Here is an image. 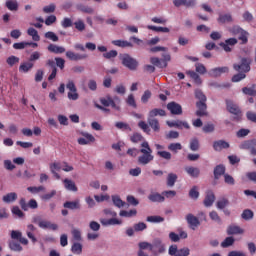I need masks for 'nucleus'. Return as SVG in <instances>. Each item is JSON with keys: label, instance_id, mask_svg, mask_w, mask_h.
<instances>
[{"label": "nucleus", "instance_id": "45", "mask_svg": "<svg viewBox=\"0 0 256 256\" xmlns=\"http://www.w3.org/2000/svg\"><path fill=\"white\" fill-rule=\"evenodd\" d=\"M138 127L144 133H147V135H149L151 133V128H149V124H147V122H145V121L138 122Z\"/></svg>", "mask_w": 256, "mask_h": 256}, {"label": "nucleus", "instance_id": "52", "mask_svg": "<svg viewBox=\"0 0 256 256\" xmlns=\"http://www.w3.org/2000/svg\"><path fill=\"white\" fill-rule=\"evenodd\" d=\"M9 247H10L11 251H17V252L23 251V246H21V244H19V242L11 241L9 243Z\"/></svg>", "mask_w": 256, "mask_h": 256}, {"label": "nucleus", "instance_id": "51", "mask_svg": "<svg viewBox=\"0 0 256 256\" xmlns=\"http://www.w3.org/2000/svg\"><path fill=\"white\" fill-rule=\"evenodd\" d=\"M253 215V211H251L250 209H246L242 212L241 217L245 221H251V219H253Z\"/></svg>", "mask_w": 256, "mask_h": 256}, {"label": "nucleus", "instance_id": "35", "mask_svg": "<svg viewBox=\"0 0 256 256\" xmlns=\"http://www.w3.org/2000/svg\"><path fill=\"white\" fill-rule=\"evenodd\" d=\"M235 245V238L233 236L226 237L224 241L221 242V247L227 249V247H233Z\"/></svg>", "mask_w": 256, "mask_h": 256}, {"label": "nucleus", "instance_id": "13", "mask_svg": "<svg viewBox=\"0 0 256 256\" xmlns=\"http://www.w3.org/2000/svg\"><path fill=\"white\" fill-rule=\"evenodd\" d=\"M100 103L104 107H112V109H114L115 111H121V106L115 104V102L113 101V98H111L110 96H108L106 98H101Z\"/></svg>", "mask_w": 256, "mask_h": 256}, {"label": "nucleus", "instance_id": "17", "mask_svg": "<svg viewBox=\"0 0 256 256\" xmlns=\"http://www.w3.org/2000/svg\"><path fill=\"white\" fill-rule=\"evenodd\" d=\"M168 127H176L177 129H190L189 123L187 121L175 120V121H167Z\"/></svg>", "mask_w": 256, "mask_h": 256}, {"label": "nucleus", "instance_id": "56", "mask_svg": "<svg viewBox=\"0 0 256 256\" xmlns=\"http://www.w3.org/2000/svg\"><path fill=\"white\" fill-rule=\"evenodd\" d=\"M112 201L115 207H118L119 209L125 206V202H123L119 196H112Z\"/></svg>", "mask_w": 256, "mask_h": 256}, {"label": "nucleus", "instance_id": "10", "mask_svg": "<svg viewBox=\"0 0 256 256\" xmlns=\"http://www.w3.org/2000/svg\"><path fill=\"white\" fill-rule=\"evenodd\" d=\"M11 239L19 241L22 245H29V240L23 237V233L19 230H12L10 233Z\"/></svg>", "mask_w": 256, "mask_h": 256}, {"label": "nucleus", "instance_id": "16", "mask_svg": "<svg viewBox=\"0 0 256 256\" xmlns=\"http://www.w3.org/2000/svg\"><path fill=\"white\" fill-rule=\"evenodd\" d=\"M37 231V227L33 224H28L26 227V235L28 239L32 241V243H37V237H35L34 232Z\"/></svg>", "mask_w": 256, "mask_h": 256}, {"label": "nucleus", "instance_id": "2", "mask_svg": "<svg viewBox=\"0 0 256 256\" xmlns=\"http://www.w3.org/2000/svg\"><path fill=\"white\" fill-rule=\"evenodd\" d=\"M103 213L106 217H112L110 219L100 218V223L103 227H111L114 225H123V221L117 219V212L113 211L110 208H106L103 210Z\"/></svg>", "mask_w": 256, "mask_h": 256}, {"label": "nucleus", "instance_id": "22", "mask_svg": "<svg viewBox=\"0 0 256 256\" xmlns=\"http://www.w3.org/2000/svg\"><path fill=\"white\" fill-rule=\"evenodd\" d=\"M63 207L65 209H70L71 211H75L77 209H81V203L79 200H75V201H66L63 204Z\"/></svg>", "mask_w": 256, "mask_h": 256}, {"label": "nucleus", "instance_id": "1", "mask_svg": "<svg viewBox=\"0 0 256 256\" xmlns=\"http://www.w3.org/2000/svg\"><path fill=\"white\" fill-rule=\"evenodd\" d=\"M130 141L132 143H141V149L139 151L142 153V155L138 157V163L140 165H149V163L155 159L153 156V150L149 146V142L145 140L141 133L135 132L132 134V136H130Z\"/></svg>", "mask_w": 256, "mask_h": 256}, {"label": "nucleus", "instance_id": "40", "mask_svg": "<svg viewBox=\"0 0 256 256\" xmlns=\"http://www.w3.org/2000/svg\"><path fill=\"white\" fill-rule=\"evenodd\" d=\"M183 149V145L181 143L176 142V143H170L168 145V150L171 151L172 153H179Z\"/></svg>", "mask_w": 256, "mask_h": 256}, {"label": "nucleus", "instance_id": "27", "mask_svg": "<svg viewBox=\"0 0 256 256\" xmlns=\"http://www.w3.org/2000/svg\"><path fill=\"white\" fill-rule=\"evenodd\" d=\"M165 117V110L155 108L148 113V119H155V117Z\"/></svg>", "mask_w": 256, "mask_h": 256}, {"label": "nucleus", "instance_id": "29", "mask_svg": "<svg viewBox=\"0 0 256 256\" xmlns=\"http://www.w3.org/2000/svg\"><path fill=\"white\" fill-rule=\"evenodd\" d=\"M255 146H256V140H247L242 142L239 147L240 149L251 151V149H253V147Z\"/></svg>", "mask_w": 256, "mask_h": 256}, {"label": "nucleus", "instance_id": "7", "mask_svg": "<svg viewBox=\"0 0 256 256\" xmlns=\"http://www.w3.org/2000/svg\"><path fill=\"white\" fill-rule=\"evenodd\" d=\"M165 252V245L162 239L155 238L152 242V253L155 255Z\"/></svg>", "mask_w": 256, "mask_h": 256}, {"label": "nucleus", "instance_id": "20", "mask_svg": "<svg viewBox=\"0 0 256 256\" xmlns=\"http://www.w3.org/2000/svg\"><path fill=\"white\" fill-rule=\"evenodd\" d=\"M147 123L155 133H159V131H161V125L159 124V120L156 118H147Z\"/></svg>", "mask_w": 256, "mask_h": 256}, {"label": "nucleus", "instance_id": "42", "mask_svg": "<svg viewBox=\"0 0 256 256\" xmlns=\"http://www.w3.org/2000/svg\"><path fill=\"white\" fill-rule=\"evenodd\" d=\"M112 45L116 47H133V44L126 40H114L112 41Z\"/></svg>", "mask_w": 256, "mask_h": 256}, {"label": "nucleus", "instance_id": "36", "mask_svg": "<svg viewBox=\"0 0 256 256\" xmlns=\"http://www.w3.org/2000/svg\"><path fill=\"white\" fill-rule=\"evenodd\" d=\"M125 103L128 107H132V109H137V101L135 100V95L129 94L125 99Z\"/></svg>", "mask_w": 256, "mask_h": 256}, {"label": "nucleus", "instance_id": "38", "mask_svg": "<svg viewBox=\"0 0 256 256\" xmlns=\"http://www.w3.org/2000/svg\"><path fill=\"white\" fill-rule=\"evenodd\" d=\"M178 176L175 173H169L167 176V186L175 187V183H177Z\"/></svg>", "mask_w": 256, "mask_h": 256}, {"label": "nucleus", "instance_id": "55", "mask_svg": "<svg viewBox=\"0 0 256 256\" xmlns=\"http://www.w3.org/2000/svg\"><path fill=\"white\" fill-rule=\"evenodd\" d=\"M195 97H196V99L199 100L198 103L207 102V96H205V94H203V92L201 90L195 91Z\"/></svg>", "mask_w": 256, "mask_h": 256}, {"label": "nucleus", "instance_id": "8", "mask_svg": "<svg viewBox=\"0 0 256 256\" xmlns=\"http://www.w3.org/2000/svg\"><path fill=\"white\" fill-rule=\"evenodd\" d=\"M226 107L227 111L232 115H236L237 119L241 117V109H239V106L233 100H226Z\"/></svg>", "mask_w": 256, "mask_h": 256}, {"label": "nucleus", "instance_id": "63", "mask_svg": "<svg viewBox=\"0 0 256 256\" xmlns=\"http://www.w3.org/2000/svg\"><path fill=\"white\" fill-rule=\"evenodd\" d=\"M227 205H229V200H227L225 198L218 200L216 203L217 209H225V207H227Z\"/></svg>", "mask_w": 256, "mask_h": 256}, {"label": "nucleus", "instance_id": "47", "mask_svg": "<svg viewBox=\"0 0 256 256\" xmlns=\"http://www.w3.org/2000/svg\"><path fill=\"white\" fill-rule=\"evenodd\" d=\"M44 37L46 39H49L50 41H53L54 43H57V41H59V36H57V34H55V32L52 31H48L44 34Z\"/></svg>", "mask_w": 256, "mask_h": 256}, {"label": "nucleus", "instance_id": "60", "mask_svg": "<svg viewBox=\"0 0 256 256\" xmlns=\"http://www.w3.org/2000/svg\"><path fill=\"white\" fill-rule=\"evenodd\" d=\"M71 233L74 241H83V238L81 237V230L72 229Z\"/></svg>", "mask_w": 256, "mask_h": 256}, {"label": "nucleus", "instance_id": "14", "mask_svg": "<svg viewBox=\"0 0 256 256\" xmlns=\"http://www.w3.org/2000/svg\"><path fill=\"white\" fill-rule=\"evenodd\" d=\"M226 233L227 235H244L245 229L235 224H231L230 226L227 227Z\"/></svg>", "mask_w": 256, "mask_h": 256}, {"label": "nucleus", "instance_id": "6", "mask_svg": "<svg viewBox=\"0 0 256 256\" xmlns=\"http://www.w3.org/2000/svg\"><path fill=\"white\" fill-rule=\"evenodd\" d=\"M251 59L249 58H242L241 64H234L233 68L235 71H238L239 73H249L251 71Z\"/></svg>", "mask_w": 256, "mask_h": 256}, {"label": "nucleus", "instance_id": "25", "mask_svg": "<svg viewBox=\"0 0 256 256\" xmlns=\"http://www.w3.org/2000/svg\"><path fill=\"white\" fill-rule=\"evenodd\" d=\"M48 51L50 53H55L56 55H59L61 53H65V47L63 46H58L57 44H50L47 47Z\"/></svg>", "mask_w": 256, "mask_h": 256}, {"label": "nucleus", "instance_id": "31", "mask_svg": "<svg viewBox=\"0 0 256 256\" xmlns=\"http://www.w3.org/2000/svg\"><path fill=\"white\" fill-rule=\"evenodd\" d=\"M147 29L150 31H155L156 33H170L171 29L167 27H162V26H153V25H148Z\"/></svg>", "mask_w": 256, "mask_h": 256}, {"label": "nucleus", "instance_id": "24", "mask_svg": "<svg viewBox=\"0 0 256 256\" xmlns=\"http://www.w3.org/2000/svg\"><path fill=\"white\" fill-rule=\"evenodd\" d=\"M148 199L152 203H163V201H165V196H163L157 192H153L148 196Z\"/></svg>", "mask_w": 256, "mask_h": 256}, {"label": "nucleus", "instance_id": "34", "mask_svg": "<svg viewBox=\"0 0 256 256\" xmlns=\"http://www.w3.org/2000/svg\"><path fill=\"white\" fill-rule=\"evenodd\" d=\"M213 203H215V194H213V192H208L204 199V205L205 207H211Z\"/></svg>", "mask_w": 256, "mask_h": 256}, {"label": "nucleus", "instance_id": "62", "mask_svg": "<svg viewBox=\"0 0 256 256\" xmlns=\"http://www.w3.org/2000/svg\"><path fill=\"white\" fill-rule=\"evenodd\" d=\"M189 197L191 199H199V188L197 186H194L190 191H189Z\"/></svg>", "mask_w": 256, "mask_h": 256}, {"label": "nucleus", "instance_id": "61", "mask_svg": "<svg viewBox=\"0 0 256 256\" xmlns=\"http://www.w3.org/2000/svg\"><path fill=\"white\" fill-rule=\"evenodd\" d=\"M89 229L93 231L94 233H97L101 229V224L97 221H90L89 223Z\"/></svg>", "mask_w": 256, "mask_h": 256}, {"label": "nucleus", "instance_id": "26", "mask_svg": "<svg viewBox=\"0 0 256 256\" xmlns=\"http://www.w3.org/2000/svg\"><path fill=\"white\" fill-rule=\"evenodd\" d=\"M173 3L175 7H181V5H184V7H195V0H173Z\"/></svg>", "mask_w": 256, "mask_h": 256}, {"label": "nucleus", "instance_id": "23", "mask_svg": "<svg viewBox=\"0 0 256 256\" xmlns=\"http://www.w3.org/2000/svg\"><path fill=\"white\" fill-rule=\"evenodd\" d=\"M184 171L189 175L190 177H194V179H197L199 177L201 171L197 167H192V166H186L184 168Z\"/></svg>", "mask_w": 256, "mask_h": 256}, {"label": "nucleus", "instance_id": "54", "mask_svg": "<svg viewBox=\"0 0 256 256\" xmlns=\"http://www.w3.org/2000/svg\"><path fill=\"white\" fill-rule=\"evenodd\" d=\"M57 9V5H55L54 3H51L47 6L43 7V13H46L47 15L53 13L54 11H56Z\"/></svg>", "mask_w": 256, "mask_h": 256}, {"label": "nucleus", "instance_id": "53", "mask_svg": "<svg viewBox=\"0 0 256 256\" xmlns=\"http://www.w3.org/2000/svg\"><path fill=\"white\" fill-rule=\"evenodd\" d=\"M168 255L179 256V248L177 247V244H172L171 246H169Z\"/></svg>", "mask_w": 256, "mask_h": 256}, {"label": "nucleus", "instance_id": "39", "mask_svg": "<svg viewBox=\"0 0 256 256\" xmlns=\"http://www.w3.org/2000/svg\"><path fill=\"white\" fill-rule=\"evenodd\" d=\"M71 251L74 255H81V253H83V245L79 242H74Z\"/></svg>", "mask_w": 256, "mask_h": 256}, {"label": "nucleus", "instance_id": "44", "mask_svg": "<svg viewBox=\"0 0 256 256\" xmlns=\"http://www.w3.org/2000/svg\"><path fill=\"white\" fill-rule=\"evenodd\" d=\"M78 9L79 11H82V13H88V15H93L95 13V9L82 4L78 5Z\"/></svg>", "mask_w": 256, "mask_h": 256}, {"label": "nucleus", "instance_id": "12", "mask_svg": "<svg viewBox=\"0 0 256 256\" xmlns=\"http://www.w3.org/2000/svg\"><path fill=\"white\" fill-rule=\"evenodd\" d=\"M225 73H229V67L222 66V67H216V68L210 69V71L208 72V75L210 77H221V75Z\"/></svg>", "mask_w": 256, "mask_h": 256}, {"label": "nucleus", "instance_id": "49", "mask_svg": "<svg viewBox=\"0 0 256 256\" xmlns=\"http://www.w3.org/2000/svg\"><path fill=\"white\" fill-rule=\"evenodd\" d=\"M119 215H120V217H135V215H137V210L136 209H133L130 211L121 210Z\"/></svg>", "mask_w": 256, "mask_h": 256}, {"label": "nucleus", "instance_id": "5", "mask_svg": "<svg viewBox=\"0 0 256 256\" xmlns=\"http://www.w3.org/2000/svg\"><path fill=\"white\" fill-rule=\"evenodd\" d=\"M122 65L124 67H127V69H130V71H135L137 67L139 66V62L133 57H131L129 54H124L121 57Z\"/></svg>", "mask_w": 256, "mask_h": 256}, {"label": "nucleus", "instance_id": "46", "mask_svg": "<svg viewBox=\"0 0 256 256\" xmlns=\"http://www.w3.org/2000/svg\"><path fill=\"white\" fill-rule=\"evenodd\" d=\"M209 217L212 221H215V223H218V225H221V223H223L217 211H211L209 213Z\"/></svg>", "mask_w": 256, "mask_h": 256}, {"label": "nucleus", "instance_id": "4", "mask_svg": "<svg viewBox=\"0 0 256 256\" xmlns=\"http://www.w3.org/2000/svg\"><path fill=\"white\" fill-rule=\"evenodd\" d=\"M66 89L68 90L67 98L69 99V101H78L79 92L77 91L75 81L69 79L66 84Z\"/></svg>", "mask_w": 256, "mask_h": 256}, {"label": "nucleus", "instance_id": "21", "mask_svg": "<svg viewBox=\"0 0 256 256\" xmlns=\"http://www.w3.org/2000/svg\"><path fill=\"white\" fill-rule=\"evenodd\" d=\"M35 67V63L30 62L29 60L26 62H22L19 66L20 73H29Z\"/></svg>", "mask_w": 256, "mask_h": 256}, {"label": "nucleus", "instance_id": "48", "mask_svg": "<svg viewBox=\"0 0 256 256\" xmlns=\"http://www.w3.org/2000/svg\"><path fill=\"white\" fill-rule=\"evenodd\" d=\"M146 221H148V223H163V221H165V218L161 216H148L146 218Z\"/></svg>", "mask_w": 256, "mask_h": 256}, {"label": "nucleus", "instance_id": "3", "mask_svg": "<svg viewBox=\"0 0 256 256\" xmlns=\"http://www.w3.org/2000/svg\"><path fill=\"white\" fill-rule=\"evenodd\" d=\"M32 223H34V225H37L40 229H43L44 231H47V229H49L50 231H57V229H59V225L39 215L33 216Z\"/></svg>", "mask_w": 256, "mask_h": 256}, {"label": "nucleus", "instance_id": "28", "mask_svg": "<svg viewBox=\"0 0 256 256\" xmlns=\"http://www.w3.org/2000/svg\"><path fill=\"white\" fill-rule=\"evenodd\" d=\"M64 187L67 189V191H72L74 193H77V185L73 182V180L70 179H64L63 180Z\"/></svg>", "mask_w": 256, "mask_h": 256}, {"label": "nucleus", "instance_id": "18", "mask_svg": "<svg viewBox=\"0 0 256 256\" xmlns=\"http://www.w3.org/2000/svg\"><path fill=\"white\" fill-rule=\"evenodd\" d=\"M196 107L198 109L196 111L197 117H207V104H206V102H197Z\"/></svg>", "mask_w": 256, "mask_h": 256}, {"label": "nucleus", "instance_id": "43", "mask_svg": "<svg viewBox=\"0 0 256 256\" xmlns=\"http://www.w3.org/2000/svg\"><path fill=\"white\" fill-rule=\"evenodd\" d=\"M233 21V17L231 14H220L218 17V23H231Z\"/></svg>", "mask_w": 256, "mask_h": 256}, {"label": "nucleus", "instance_id": "37", "mask_svg": "<svg viewBox=\"0 0 256 256\" xmlns=\"http://www.w3.org/2000/svg\"><path fill=\"white\" fill-rule=\"evenodd\" d=\"M2 200L4 203H13L14 201H17V193H8L3 196Z\"/></svg>", "mask_w": 256, "mask_h": 256}, {"label": "nucleus", "instance_id": "50", "mask_svg": "<svg viewBox=\"0 0 256 256\" xmlns=\"http://www.w3.org/2000/svg\"><path fill=\"white\" fill-rule=\"evenodd\" d=\"M19 61H20L19 57L13 56V55L6 59V63L10 67H13V66L17 65L19 63Z\"/></svg>", "mask_w": 256, "mask_h": 256}, {"label": "nucleus", "instance_id": "59", "mask_svg": "<svg viewBox=\"0 0 256 256\" xmlns=\"http://www.w3.org/2000/svg\"><path fill=\"white\" fill-rule=\"evenodd\" d=\"M157 155L158 157H161V159H165L166 161H171V152H167V151H157Z\"/></svg>", "mask_w": 256, "mask_h": 256}, {"label": "nucleus", "instance_id": "9", "mask_svg": "<svg viewBox=\"0 0 256 256\" xmlns=\"http://www.w3.org/2000/svg\"><path fill=\"white\" fill-rule=\"evenodd\" d=\"M186 221H187L190 229H192V231H195V229H197L201 225L199 218H197V216H195L191 213L186 215Z\"/></svg>", "mask_w": 256, "mask_h": 256}, {"label": "nucleus", "instance_id": "41", "mask_svg": "<svg viewBox=\"0 0 256 256\" xmlns=\"http://www.w3.org/2000/svg\"><path fill=\"white\" fill-rule=\"evenodd\" d=\"M221 175H225V166L220 164L214 169V179H219Z\"/></svg>", "mask_w": 256, "mask_h": 256}, {"label": "nucleus", "instance_id": "57", "mask_svg": "<svg viewBox=\"0 0 256 256\" xmlns=\"http://www.w3.org/2000/svg\"><path fill=\"white\" fill-rule=\"evenodd\" d=\"M187 75L191 77L197 83V85H201V77H199V74H197L195 71H188Z\"/></svg>", "mask_w": 256, "mask_h": 256}, {"label": "nucleus", "instance_id": "30", "mask_svg": "<svg viewBox=\"0 0 256 256\" xmlns=\"http://www.w3.org/2000/svg\"><path fill=\"white\" fill-rule=\"evenodd\" d=\"M150 63H152V65H155V67H159V69H165L168 65L166 62H163V60L157 57L150 58Z\"/></svg>", "mask_w": 256, "mask_h": 256}, {"label": "nucleus", "instance_id": "33", "mask_svg": "<svg viewBox=\"0 0 256 256\" xmlns=\"http://www.w3.org/2000/svg\"><path fill=\"white\" fill-rule=\"evenodd\" d=\"M27 35H29V37H32V41H41V36H39V32L33 27L28 28Z\"/></svg>", "mask_w": 256, "mask_h": 256}, {"label": "nucleus", "instance_id": "58", "mask_svg": "<svg viewBox=\"0 0 256 256\" xmlns=\"http://www.w3.org/2000/svg\"><path fill=\"white\" fill-rule=\"evenodd\" d=\"M152 23H155L156 25H167V19L164 17H152L151 18Z\"/></svg>", "mask_w": 256, "mask_h": 256}, {"label": "nucleus", "instance_id": "19", "mask_svg": "<svg viewBox=\"0 0 256 256\" xmlns=\"http://www.w3.org/2000/svg\"><path fill=\"white\" fill-rule=\"evenodd\" d=\"M229 142L225 140H218L213 143L214 151H223V149H229Z\"/></svg>", "mask_w": 256, "mask_h": 256}, {"label": "nucleus", "instance_id": "64", "mask_svg": "<svg viewBox=\"0 0 256 256\" xmlns=\"http://www.w3.org/2000/svg\"><path fill=\"white\" fill-rule=\"evenodd\" d=\"M190 150L191 151H199V140L197 138H193L190 141Z\"/></svg>", "mask_w": 256, "mask_h": 256}, {"label": "nucleus", "instance_id": "32", "mask_svg": "<svg viewBox=\"0 0 256 256\" xmlns=\"http://www.w3.org/2000/svg\"><path fill=\"white\" fill-rule=\"evenodd\" d=\"M5 5L9 11H18L19 9V2L17 0H6Z\"/></svg>", "mask_w": 256, "mask_h": 256}, {"label": "nucleus", "instance_id": "15", "mask_svg": "<svg viewBox=\"0 0 256 256\" xmlns=\"http://www.w3.org/2000/svg\"><path fill=\"white\" fill-rule=\"evenodd\" d=\"M167 109L170 111V113H172V115H181L183 113V108L176 102L168 103Z\"/></svg>", "mask_w": 256, "mask_h": 256}, {"label": "nucleus", "instance_id": "11", "mask_svg": "<svg viewBox=\"0 0 256 256\" xmlns=\"http://www.w3.org/2000/svg\"><path fill=\"white\" fill-rule=\"evenodd\" d=\"M66 57L70 61H85L89 56L87 54L75 53L69 50L66 52Z\"/></svg>", "mask_w": 256, "mask_h": 256}]
</instances>
